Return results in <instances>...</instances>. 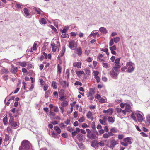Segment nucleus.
Here are the masks:
<instances>
[{
	"label": "nucleus",
	"instance_id": "f257e3e1",
	"mask_svg": "<svg viewBox=\"0 0 150 150\" xmlns=\"http://www.w3.org/2000/svg\"><path fill=\"white\" fill-rule=\"evenodd\" d=\"M30 144L29 141L27 140L23 141L19 147V150H28L30 147Z\"/></svg>",
	"mask_w": 150,
	"mask_h": 150
},
{
	"label": "nucleus",
	"instance_id": "f03ea898",
	"mask_svg": "<svg viewBox=\"0 0 150 150\" xmlns=\"http://www.w3.org/2000/svg\"><path fill=\"white\" fill-rule=\"evenodd\" d=\"M51 46L52 49V51L54 52H55L58 47L59 48L60 47L59 40L53 39L51 42Z\"/></svg>",
	"mask_w": 150,
	"mask_h": 150
},
{
	"label": "nucleus",
	"instance_id": "7ed1b4c3",
	"mask_svg": "<svg viewBox=\"0 0 150 150\" xmlns=\"http://www.w3.org/2000/svg\"><path fill=\"white\" fill-rule=\"evenodd\" d=\"M127 71L128 73H131L133 72L135 69V65L134 63L131 62H127L126 64Z\"/></svg>",
	"mask_w": 150,
	"mask_h": 150
},
{
	"label": "nucleus",
	"instance_id": "20e7f679",
	"mask_svg": "<svg viewBox=\"0 0 150 150\" xmlns=\"http://www.w3.org/2000/svg\"><path fill=\"white\" fill-rule=\"evenodd\" d=\"M119 74V71L115 70L113 69L110 72V74L112 78L116 79L117 78Z\"/></svg>",
	"mask_w": 150,
	"mask_h": 150
},
{
	"label": "nucleus",
	"instance_id": "39448f33",
	"mask_svg": "<svg viewBox=\"0 0 150 150\" xmlns=\"http://www.w3.org/2000/svg\"><path fill=\"white\" fill-rule=\"evenodd\" d=\"M8 123L11 126L15 129L18 126L17 122L14 121L13 117H12L10 118Z\"/></svg>",
	"mask_w": 150,
	"mask_h": 150
},
{
	"label": "nucleus",
	"instance_id": "423d86ee",
	"mask_svg": "<svg viewBox=\"0 0 150 150\" xmlns=\"http://www.w3.org/2000/svg\"><path fill=\"white\" fill-rule=\"evenodd\" d=\"M68 102L66 100L63 101L61 103L59 107L62 113L63 114L64 111V107L67 106L68 105Z\"/></svg>",
	"mask_w": 150,
	"mask_h": 150
},
{
	"label": "nucleus",
	"instance_id": "0eeeda50",
	"mask_svg": "<svg viewBox=\"0 0 150 150\" xmlns=\"http://www.w3.org/2000/svg\"><path fill=\"white\" fill-rule=\"evenodd\" d=\"M69 48L72 50H74L76 47V43L74 40H70L69 41Z\"/></svg>",
	"mask_w": 150,
	"mask_h": 150
},
{
	"label": "nucleus",
	"instance_id": "6e6552de",
	"mask_svg": "<svg viewBox=\"0 0 150 150\" xmlns=\"http://www.w3.org/2000/svg\"><path fill=\"white\" fill-rule=\"evenodd\" d=\"M118 140L115 141L114 139H113L110 141V145L109 146L110 148L113 149L114 146L118 144Z\"/></svg>",
	"mask_w": 150,
	"mask_h": 150
},
{
	"label": "nucleus",
	"instance_id": "1a4fd4ad",
	"mask_svg": "<svg viewBox=\"0 0 150 150\" xmlns=\"http://www.w3.org/2000/svg\"><path fill=\"white\" fill-rule=\"evenodd\" d=\"M138 112H136L137 120L139 122H142L143 121V117L140 113H138Z\"/></svg>",
	"mask_w": 150,
	"mask_h": 150
},
{
	"label": "nucleus",
	"instance_id": "9d476101",
	"mask_svg": "<svg viewBox=\"0 0 150 150\" xmlns=\"http://www.w3.org/2000/svg\"><path fill=\"white\" fill-rule=\"evenodd\" d=\"M76 138L80 142H81L83 140L84 137L83 135L79 134L76 136Z\"/></svg>",
	"mask_w": 150,
	"mask_h": 150
},
{
	"label": "nucleus",
	"instance_id": "9b49d317",
	"mask_svg": "<svg viewBox=\"0 0 150 150\" xmlns=\"http://www.w3.org/2000/svg\"><path fill=\"white\" fill-rule=\"evenodd\" d=\"M92 92L93 93H92L91 92H91H89L87 96L88 97L89 99L91 100H93L94 99L93 94L94 93V91L93 90Z\"/></svg>",
	"mask_w": 150,
	"mask_h": 150
},
{
	"label": "nucleus",
	"instance_id": "f8f14e48",
	"mask_svg": "<svg viewBox=\"0 0 150 150\" xmlns=\"http://www.w3.org/2000/svg\"><path fill=\"white\" fill-rule=\"evenodd\" d=\"M123 141L127 143L128 144H132V142L131 141V139L130 137H128L125 138L123 139Z\"/></svg>",
	"mask_w": 150,
	"mask_h": 150
},
{
	"label": "nucleus",
	"instance_id": "ddd939ff",
	"mask_svg": "<svg viewBox=\"0 0 150 150\" xmlns=\"http://www.w3.org/2000/svg\"><path fill=\"white\" fill-rule=\"evenodd\" d=\"M74 67H76L78 68H81V62H75L73 64Z\"/></svg>",
	"mask_w": 150,
	"mask_h": 150
},
{
	"label": "nucleus",
	"instance_id": "4468645a",
	"mask_svg": "<svg viewBox=\"0 0 150 150\" xmlns=\"http://www.w3.org/2000/svg\"><path fill=\"white\" fill-rule=\"evenodd\" d=\"M90 35L91 36H93L94 37H95L96 36L97 37H99V34L98 32H95V31H93L90 34Z\"/></svg>",
	"mask_w": 150,
	"mask_h": 150
},
{
	"label": "nucleus",
	"instance_id": "2eb2a0df",
	"mask_svg": "<svg viewBox=\"0 0 150 150\" xmlns=\"http://www.w3.org/2000/svg\"><path fill=\"white\" fill-rule=\"evenodd\" d=\"M103 112L104 113H108L109 115H111L113 112L112 109H109L106 110H103Z\"/></svg>",
	"mask_w": 150,
	"mask_h": 150
},
{
	"label": "nucleus",
	"instance_id": "dca6fc26",
	"mask_svg": "<svg viewBox=\"0 0 150 150\" xmlns=\"http://www.w3.org/2000/svg\"><path fill=\"white\" fill-rule=\"evenodd\" d=\"M87 136L88 138L90 139H95L96 137V135L94 133H90L89 134H87Z\"/></svg>",
	"mask_w": 150,
	"mask_h": 150
},
{
	"label": "nucleus",
	"instance_id": "f3484780",
	"mask_svg": "<svg viewBox=\"0 0 150 150\" xmlns=\"http://www.w3.org/2000/svg\"><path fill=\"white\" fill-rule=\"evenodd\" d=\"M76 52L77 53V54L79 56H80L81 55L82 53V51L80 47H79L77 49Z\"/></svg>",
	"mask_w": 150,
	"mask_h": 150
},
{
	"label": "nucleus",
	"instance_id": "a211bd4d",
	"mask_svg": "<svg viewBox=\"0 0 150 150\" xmlns=\"http://www.w3.org/2000/svg\"><path fill=\"white\" fill-rule=\"evenodd\" d=\"M61 85L63 87L65 88L68 86V84L67 83L66 81H62L60 82Z\"/></svg>",
	"mask_w": 150,
	"mask_h": 150
},
{
	"label": "nucleus",
	"instance_id": "6ab92c4d",
	"mask_svg": "<svg viewBox=\"0 0 150 150\" xmlns=\"http://www.w3.org/2000/svg\"><path fill=\"white\" fill-rule=\"evenodd\" d=\"M51 135L53 137L55 138H58L59 137L60 135L56 132H51Z\"/></svg>",
	"mask_w": 150,
	"mask_h": 150
},
{
	"label": "nucleus",
	"instance_id": "aec40b11",
	"mask_svg": "<svg viewBox=\"0 0 150 150\" xmlns=\"http://www.w3.org/2000/svg\"><path fill=\"white\" fill-rule=\"evenodd\" d=\"M10 141L9 140V137L8 135H6L5 137L4 142H6L7 145L9 144Z\"/></svg>",
	"mask_w": 150,
	"mask_h": 150
},
{
	"label": "nucleus",
	"instance_id": "412c9836",
	"mask_svg": "<svg viewBox=\"0 0 150 150\" xmlns=\"http://www.w3.org/2000/svg\"><path fill=\"white\" fill-rule=\"evenodd\" d=\"M99 30L103 34L106 33L107 32V30L106 29L103 27H100L99 28Z\"/></svg>",
	"mask_w": 150,
	"mask_h": 150
},
{
	"label": "nucleus",
	"instance_id": "4be33fe9",
	"mask_svg": "<svg viewBox=\"0 0 150 150\" xmlns=\"http://www.w3.org/2000/svg\"><path fill=\"white\" fill-rule=\"evenodd\" d=\"M125 110L126 111L130 112H132V110H131V106L129 105H127L125 108Z\"/></svg>",
	"mask_w": 150,
	"mask_h": 150
},
{
	"label": "nucleus",
	"instance_id": "5701e85b",
	"mask_svg": "<svg viewBox=\"0 0 150 150\" xmlns=\"http://www.w3.org/2000/svg\"><path fill=\"white\" fill-rule=\"evenodd\" d=\"M54 129L56 131L58 134H60L61 133V131L60 128L58 126H54Z\"/></svg>",
	"mask_w": 150,
	"mask_h": 150
},
{
	"label": "nucleus",
	"instance_id": "b1692460",
	"mask_svg": "<svg viewBox=\"0 0 150 150\" xmlns=\"http://www.w3.org/2000/svg\"><path fill=\"white\" fill-rule=\"evenodd\" d=\"M18 68L17 67H12L11 70V71L14 74H15L17 71Z\"/></svg>",
	"mask_w": 150,
	"mask_h": 150
},
{
	"label": "nucleus",
	"instance_id": "393cba45",
	"mask_svg": "<svg viewBox=\"0 0 150 150\" xmlns=\"http://www.w3.org/2000/svg\"><path fill=\"white\" fill-rule=\"evenodd\" d=\"M37 42H38L36 41L34 43L33 45V48H32L31 49V50H37V48L36 47V46L37 45Z\"/></svg>",
	"mask_w": 150,
	"mask_h": 150
},
{
	"label": "nucleus",
	"instance_id": "a878e982",
	"mask_svg": "<svg viewBox=\"0 0 150 150\" xmlns=\"http://www.w3.org/2000/svg\"><path fill=\"white\" fill-rule=\"evenodd\" d=\"M24 13H25V16H28L30 15V13H29L28 9L26 8H25L24 9Z\"/></svg>",
	"mask_w": 150,
	"mask_h": 150
},
{
	"label": "nucleus",
	"instance_id": "bb28decb",
	"mask_svg": "<svg viewBox=\"0 0 150 150\" xmlns=\"http://www.w3.org/2000/svg\"><path fill=\"white\" fill-rule=\"evenodd\" d=\"M120 66L118 64H115V65L114 67H113V69H114L115 70L119 71V69L120 67Z\"/></svg>",
	"mask_w": 150,
	"mask_h": 150
},
{
	"label": "nucleus",
	"instance_id": "cd10ccee",
	"mask_svg": "<svg viewBox=\"0 0 150 150\" xmlns=\"http://www.w3.org/2000/svg\"><path fill=\"white\" fill-rule=\"evenodd\" d=\"M65 46L63 47L62 48L61 53V54L60 56L61 57H62L65 53Z\"/></svg>",
	"mask_w": 150,
	"mask_h": 150
},
{
	"label": "nucleus",
	"instance_id": "c85d7f7f",
	"mask_svg": "<svg viewBox=\"0 0 150 150\" xmlns=\"http://www.w3.org/2000/svg\"><path fill=\"white\" fill-rule=\"evenodd\" d=\"M22 4H20L19 2H17L15 6L18 9H21L22 8Z\"/></svg>",
	"mask_w": 150,
	"mask_h": 150
},
{
	"label": "nucleus",
	"instance_id": "c756f323",
	"mask_svg": "<svg viewBox=\"0 0 150 150\" xmlns=\"http://www.w3.org/2000/svg\"><path fill=\"white\" fill-rule=\"evenodd\" d=\"M113 40L115 43H117L119 41L120 38L119 37H116L113 38Z\"/></svg>",
	"mask_w": 150,
	"mask_h": 150
},
{
	"label": "nucleus",
	"instance_id": "7c9ffc66",
	"mask_svg": "<svg viewBox=\"0 0 150 150\" xmlns=\"http://www.w3.org/2000/svg\"><path fill=\"white\" fill-rule=\"evenodd\" d=\"M40 22L41 24H45L47 23V22L44 18H42L40 20Z\"/></svg>",
	"mask_w": 150,
	"mask_h": 150
},
{
	"label": "nucleus",
	"instance_id": "2f4dec72",
	"mask_svg": "<svg viewBox=\"0 0 150 150\" xmlns=\"http://www.w3.org/2000/svg\"><path fill=\"white\" fill-rule=\"evenodd\" d=\"M3 122L4 124V125H6L7 124L8 122V120H7V115H6V117H5L3 119Z\"/></svg>",
	"mask_w": 150,
	"mask_h": 150
},
{
	"label": "nucleus",
	"instance_id": "473e14b6",
	"mask_svg": "<svg viewBox=\"0 0 150 150\" xmlns=\"http://www.w3.org/2000/svg\"><path fill=\"white\" fill-rule=\"evenodd\" d=\"M19 64L20 66L23 67H25L27 65L26 63L25 62H20Z\"/></svg>",
	"mask_w": 150,
	"mask_h": 150
},
{
	"label": "nucleus",
	"instance_id": "72a5a7b5",
	"mask_svg": "<svg viewBox=\"0 0 150 150\" xmlns=\"http://www.w3.org/2000/svg\"><path fill=\"white\" fill-rule=\"evenodd\" d=\"M108 120L109 122L112 123H113L115 121V120L113 118L110 117H108Z\"/></svg>",
	"mask_w": 150,
	"mask_h": 150
},
{
	"label": "nucleus",
	"instance_id": "f704fd0d",
	"mask_svg": "<svg viewBox=\"0 0 150 150\" xmlns=\"http://www.w3.org/2000/svg\"><path fill=\"white\" fill-rule=\"evenodd\" d=\"M146 123L148 124H150V115H148L146 117Z\"/></svg>",
	"mask_w": 150,
	"mask_h": 150
},
{
	"label": "nucleus",
	"instance_id": "c9c22d12",
	"mask_svg": "<svg viewBox=\"0 0 150 150\" xmlns=\"http://www.w3.org/2000/svg\"><path fill=\"white\" fill-rule=\"evenodd\" d=\"M76 74L79 77V75L82 74H84L83 71H76Z\"/></svg>",
	"mask_w": 150,
	"mask_h": 150
},
{
	"label": "nucleus",
	"instance_id": "e433bc0d",
	"mask_svg": "<svg viewBox=\"0 0 150 150\" xmlns=\"http://www.w3.org/2000/svg\"><path fill=\"white\" fill-rule=\"evenodd\" d=\"M69 28V26H66L62 30V32L63 33H65L67 31Z\"/></svg>",
	"mask_w": 150,
	"mask_h": 150
},
{
	"label": "nucleus",
	"instance_id": "4c0bfd02",
	"mask_svg": "<svg viewBox=\"0 0 150 150\" xmlns=\"http://www.w3.org/2000/svg\"><path fill=\"white\" fill-rule=\"evenodd\" d=\"M52 86L54 89H57V83H56V82L54 81H53L52 82Z\"/></svg>",
	"mask_w": 150,
	"mask_h": 150
},
{
	"label": "nucleus",
	"instance_id": "58836bf2",
	"mask_svg": "<svg viewBox=\"0 0 150 150\" xmlns=\"http://www.w3.org/2000/svg\"><path fill=\"white\" fill-rule=\"evenodd\" d=\"M78 146L81 149H83L84 148V146L82 143L78 144Z\"/></svg>",
	"mask_w": 150,
	"mask_h": 150
},
{
	"label": "nucleus",
	"instance_id": "ea45409f",
	"mask_svg": "<svg viewBox=\"0 0 150 150\" xmlns=\"http://www.w3.org/2000/svg\"><path fill=\"white\" fill-rule=\"evenodd\" d=\"M92 115V113L90 111H89L86 114V116L88 119H90Z\"/></svg>",
	"mask_w": 150,
	"mask_h": 150
},
{
	"label": "nucleus",
	"instance_id": "a19ab883",
	"mask_svg": "<svg viewBox=\"0 0 150 150\" xmlns=\"http://www.w3.org/2000/svg\"><path fill=\"white\" fill-rule=\"evenodd\" d=\"M101 51L106 52V54L107 55L109 54V53L108 52V49L107 48H103L101 49Z\"/></svg>",
	"mask_w": 150,
	"mask_h": 150
},
{
	"label": "nucleus",
	"instance_id": "79ce46f5",
	"mask_svg": "<svg viewBox=\"0 0 150 150\" xmlns=\"http://www.w3.org/2000/svg\"><path fill=\"white\" fill-rule=\"evenodd\" d=\"M57 69L58 72L60 74L62 72V67L60 66L59 64H58L57 66Z\"/></svg>",
	"mask_w": 150,
	"mask_h": 150
},
{
	"label": "nucleus",
	"instance_id": "37998d69",
	"mask_svg": "<svg viewBox=\"0 0 150 150\" xmlns=\"http://www.w3.org/2000/svg\"><path fill=\"white\" fill-rule=\"evenodd\" d=\"M61 36L63 38H68L69 36L67 34L64 33Z\"/></svg>",
	"mask_w": 150,
	"mask_h": 150
},
{
	"label": "nucleus",
	"instance_id": "c03bdc74",
	"mask_svg": "<svg viewBox=\"0 0 150 150\" xmlns=\"http://www.w3.org/2000/svg\"><path fill=\"white\" fill-rule=\"evenodd\" d=\"M33 9L34 10L37 12L38 14H40L41 13L40 11V10H40V9L38 8V9H37V8L36 7H34Z\"/></svg>",
	"mask_w": 150,
	"mask_h": 150
},
{
	"label": "nucleus",
	"instance_id": "a18cd8bd",
	"mask_svg": "<svg viewBox=\"0 0 150 150\" xmlns=\"http://www.w3.org/2000/svg\"><path fill=\"white\" fill-rule=\"evenodd\" d=\"M131 118L133 119L135 121H136V120H137L136 118V117H135V115L133 112H132V114L131 115Z\"/></svg>",
	"mask_w": 150,
	"mask_h": 150
},
{
	"label": "nucleus",
	"instance_id": "49530a36",
	"mask_svg": "<svg viewBox=\"0 0 150 150\" xmlns=\"http://www.w3.org/2000/svg\"><path fill=\"white\" fill-rule=\"evenodd\" d=\"M110 131L112 133H116L117 132V129L115 127H113L111 128L110 130Z\"/></svg>",
	"mask_w": 150,
	"mask_h": 150
},
{
	"label": "nucleus",
	"instance_id": "de8ad7c7",
	"mask_svg": "<svg viewBox=\"0 0 150 150\" xmlns=\"http://www.w3.org/2000/svg\"><path fill=\"white\" fill-rule=\"evenodd\" d=\"M85 120V118L83 116L81 117L80 118V119H79L78 121L79 122H82L84 121Z\"/></svg>",
	"mask_w": 150,
	"mask_h": 150
},
{
	"label": "nucleus",
	"instance_id": "09e8293b",
	"mask_svg": "<svg viewBox=\"0 0 150 150\" xmlns=\"http://www.w3.org/2000/svg\"><path fill=\"white\" fill-rule=\"evenodd\" d=\"M99 121L100 123L102 125H106V122L105 121H103L102 119H100L99 120Z\"/></svg>",
	"mask_w": 150,
	"mask_h": 150
},
{
	"label": "nucleus",
	"instance_id": "8fccbe9b",
	"mask_svg": "<svg viewBox=\"0 0 150 150\" xmlns=\"http://www.w3.org/2000/svg\"><path fill=\"white\" fill-rule=\"evenodd\" d=\"M109 49L110 50H114L116 49V47L115 45L113 46L112 47H110Z\"/></svg>",
	"mask_w": 150,
	"mask_h": 150
},
{
	"label": "nucleus",
	"instance_id": "3c124183",
	"mask_svg": "<svg viewBox=\"0 0 150 150\" xmlns=\"http://www.w3.org/2000/svg\"><path fill=\"white\" fill-rule=\"evenodd\" d=\"M91 127L93 129H96V126L95 122H92L91 124Z\"/></svg>",
	"mask_w": 150,
	"mask_h": 150
},
{
	"label": "nucleus",
	"instance_id": "603ef678",
	"mask_svg": "<svg viewBox=\"0 0 150 150\" xmlns=\"http://www.w3.org/2000/svg\"><path fill=\"white\" fill-rule=\"evenodd\" d=\"M114 44V41L113 40V38H111L110 40V42H109V46H111L113 45Z\"/></svg>",
	"mask_w": 150,
	"mask_h": 150
},
{
	"label": "nucleus",
	"instance_id": "864d4df0",
	"mask_svg": "<svg viewBox=\"0 0 150 150\" xmlns=\"http://www.w3.org/2000/svg\"><path fill=\"white\" fill-rule=\"evenodd\" d=\"M59 22V21L58 20H56L54 22V26L57 28L58 27V24Z\"/></svg>",
	"mask_w": 150,
	"mask_h": 150
},
{
	"label": "nucleus",
	"instance_id": "5fc2aeb1",
	"mask_svg": "<svg viewBox=\"0 0 150 150\" xmlns=\"http://www.w3.org/2000/svg\"><path fill=\"white\" fill-rule=\"evenodd\" d=\"M50 94V92L48 91L46 92L45 93V98H47L48 97H49Z\"/></svg>",
	"mask_w": 150,
	"mask_h": 150
},
{
	"label": "nucleus",
	"instance_id": "6e6d98bb",
	"mask_svg": "<svg viewBox=\"0 0 150 150\" xmlns=\"http://www.w3.org/2000/svg\"><path fill=\"white\" fill-rule=\"evenodd\" d=\"M49 115L50 116H51V117H54L55 116V114L53 112L50 111V112Z\"/></svg>",
	"mask_w": 150,
	"mask_h": 150
},
{
	"label": "nucleus",
	"instance_id": "4d7b16f0",
	"mask_svg": "<svg viewBox=\"0 0 150 150\" xmlns=\"http://www.w3.org/2000/svg\"><path fill=\"white\" fill-rule=\"evenodd\" d=\"M51 28L55 32L57 33V31L56 29L53 26L51 25Z\"/></svg>",
	"mask_w": 150,
	"mask_h": 150
},
{
	"label": "nucleus",
	"instance_id": "13d9d810",
	"mask_svg": "<svg viewBox=\"0 0 150 150\" xmlns=\"http://www.w3.org/2000/svg\"><path fill=\"white\" fill-rule=\"evenodd\" d=\"M67 130L70 132H72L74 130V129H73L72 128L70 127H68L67 128Z\"/></svg>",
	"mask_w": 150,
	"mask_h": 150
},
{
	"label": "nucleus",
	"instance_id": "bf43d9fd",
	"mask_svg": "<svg viewBox=\"0 0 150 150\" xmlns=\"http://www.w3.org/2000/svg\"><path fill=\"white\" fill-rule=\"evenodd\" d=\"M98 144L97 141H95L94 142H93L91 144L92 146L94 147V146H96Z\"/></svg>",
	"mask_w": 150,
	"mask_h": 150
},
{
	"label": "nucleus",
	"instance_id": "052dcab7",
	"mask_svg": "<svg viewBox=\"0 0 150 150\" xmlns=\"http://www.w3.org/2000/svg\"><path fill=\"white\" fill-rule=\"evenodd\" d=\"M109 137V135L107 133H105L103 135V137L105 138H108Z\"/></svg>",
	"mask_w": 150,
	"mask_h": 150
},
{
	"label": "nucleus",
	"instance_id": "680f3d73",
	"mask_svg": "<svg viewBox=\"0 0 150 150\" xmlns=\"http://www.w3.org/2000/svg\"><path fill=\"white\" fill-rule=\"evenodd\" d=\"M77 133L75 131L73 132H72V136L73 137H74L77 134Z\"/></svg>",
	"mask_w": 150,
	"mask_h": 150
},
{
	"label": "nucleus",
	"instance_id": "e2e57ef3",
	"mask_svg": "<svg viewBox=\"0 0 150 150\" xmlns=\"http://www.w3.org/2000/svg\"><path fill=\"white\" fill-rule=\"evenodd\" d=\"M95 78L96 80L97 83H99L100 81V79L99 76H96L95 77Z\"/></svg>",
	"mask_w": 150,
	"mask_h": 150
},
{
	"label": "nucleus",
	"instance_id": "0e129e2a",
	"mask_svg": "<svg viewBox=\"0 0 150 150\" xmlns=\"http://www.w3.org/2000/svg\"><path fill=\"white\" fill-rule=\"evenodd\" d=\"M121 144L123 146H127L128 145V144L126 143V142H122L121 143Z\"/></svg>",
	"mask_w": 150,
	"mask_h": 150
},
{
	"label": "nucleus",
	"instance_id": "69168bd1",
	"mask_svg": "<svg viewBox=\"0 0 150 150\" xmlns=\"http://www.w3.org/2000/svg\"><path fill=\"white\" fill-rule=\"evenodd\" d=\"M103 56L102 54H100L98 57V60L100 61V60L102 59Z\"/></svg>",
	"mask_w": 150,
	"mask_h": 150
},
{
	"label": "nucleus",
	"instance_id": "338daca9",
	"mask_svg": "<svg viewBox=\"0 0 150 150\" xmlns=\"http://www.w3.org/2000/svg\"><path fill=\"white\" fill-rule=\"evenodd\" d=\"M120 61V58H117L115 60V63L117 64H119Z\"/></svg>",
	"mask_w": 150,
	"mask_h": 150
},
{
	"label": "nucleus",
	"instance_id": "774afa93",
	"mask_svg": "<svg viewBox=\"0 0 150 150\" xmlns=\"http://www.w3.org/2000/svg\"><path fill=\"white\" fill-rule=\"evenodd\" d=\"M98 144L100 145L101 146H104L105 144L103 142H99L98 143Z\"/></svg>",
	"mask_w": 150,
	"mask_h": 150
}]
</instances>
